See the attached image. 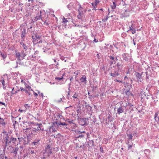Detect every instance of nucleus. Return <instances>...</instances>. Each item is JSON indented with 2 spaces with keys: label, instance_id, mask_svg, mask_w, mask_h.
<instances>
[{
  "label": "nucleus",
  "instance_id": "nucleus-1",
  "mask_svg": "<svg viewBox=\"0 0 159 159\" xmlns=\"http://www.w3.org/2000/svg\"><path fill=\"white\" fill-rule=\"evenodd\" d=\"M16 134L19 140V142H20L22 141V139L24 140V145H26L28 143L30 140V139L29 138V136L28 135L26 136L27 137V139H26L25 136H24L22 137L21 134L20 133H18L17 132L16 133Z\"/></svg>",
  "mask_w": 159,
  "mask_h": 159
},
{
  "label": "nucleus",
  "instance_id": "nucleus-2",
  "mask_svg": "<svg viewBox=\"0 0 159 159\" xmlns=\"http://www.w3.org/2000/svg\"><path fill=\"white\" fill-rule=\"evenodd\" d=\"M52 149L51 148L49 145H48L45 148V152L44 153L45 156L50 157L51 154L52 153Z\"/></svg>",
  "mask_w": 159,
  "mask_h": 159
},
{
  "label": "nucleus",
  "instance_id": "nucleus-3",
  "mask_svg": "<svg viewBox=\"0 0 159 159\" xmlns=\"http://www.w3.org/2000/svg\"><path fill=\"white\" fill-rule=\"evenodd\" d=\"M42 124H35L33 125L32 128L34 129V131L36 132L40 130H43V129H42Z\"/></svg>",
  "mask_w": 159,
  "mask_h": 159
},
{
  "label": "nucleus",
  "instance_id": "nucleus-4",
  "mask_svg": "<svg viewBox=\"0 0 159 159\" xmlns=\"http://www.w3.org/2000/svg\"><path fill=\"white\" fill-rule=\"evenodd\" d=\"M58 125V122L56 121L53 123H52V126L50 127L49 129L50 131L54 132L56 131V127Z\"/></svg>",
  "mask_w": 159,
  "mask_h": 159
},
{
  "label": "nucleus",
  "instance_id": "nucleus-5",
  "mask_svg": "<svg viewBox=\"0 0 159 159\" xmlns=\"http://www.w3.org/2000/svg\"><path fill=\"white\" fill-rule=\"evenodd\" d=\"M76 4L78 5V11L79 12V15L78 16V17L79 19H80L81 17V15H82L83 13L82 10V8L81 7L80 4L79 2H76Z\"/></svg>",
  "mask_w": 159,
  "mask_h": 159
},
{
  "label": "nucleus",
  "instance_id": "nucleus-6",
  "mask_svg": "<svg viewBox=\"0 0 159 159\" xmlns=\"http://www.w3.org/2000/svg\"><path fill=\"white\" fill-rule=\"evenodd\" d=\"M75 5H77V6H78V5H77L76 3L75 4ZM67 7H68V8L69 9V10H71V9H72V8H75V10L77 9L78 8L79 9V8H78V7H75V6L74 5V4L73 2H70L67 6Z\"/></svg>",
  "mask_w": 159,
  "mask_h": 159
},
{
  "label": "nucleus",
  "instance_id": "nucleus-7",
  "mask_svg": "<svg viewBox=\"0 0 159 159\" xmlns=\"http://www.w3.org/2000/svg\"><path fill=\"white\" fill-rule=\"evenodd\" d=\"M136 80L137 81L142 82V74L140 73H137L136 75Z\"/></svg>",
  "mask_w": 159,
  "mask_h": 159
},
{
  "label": "nucleus",
  "instance_id": "nucleus-8",
  "mask_svg": "<svg viewBox=\"0 0 159 159\" xmlns=\"http://www.w3.org/2000/svg\"><path fill=\"white\" fill-rule=\"evenodd\" d=\"M38 52L36 51L34 54L32 55L29 56V58L32 59L33 58H36L38 55Z\"/></svg>",
  "mask_w": 159,
  "mask_h": 159
},
{
  "label": "nucleus",
  "instance_id": "nucleus-9",
  "mask_svg": "<svg viewBox=\"0 0 159 159\" xmlns=\"http://www.w3.org/2000/svg\"><path fill=\"white\" fill-rule=\"evenodd\" d=\"M25 51L24 50H23L20 54V57H22V59H23L24 57H25L28 53V52H25Z\"/></svg>",
  "mask_w": 159,
  "mask_h": 159
},
{
  "label": "nucleus",
  "instance_id": "nucleus-10",
  "mask_svg": "<svg viewBox=\"0 0 159 159\" xmlns=\"http://www.w3.org/2000/svg\"><path fill=\"white\" fill-rule=\"evenodd\" d=\"M39 136H37V138L35 139L33 143L34 145H37L38 143L40 141V139L39 138Z\"/></svg>",
  "mask_w": 159,
  "mask_h": 159
},
{
  "label": "nucleus",
  "instance_id": "nucleus-11",
  "mask_svg": "<svg viewBox=\"0 0 159 159\" xmlns=\"http://www.w3.org/2000/svg\"><path fill=\"white\" fill-rule=\"evenodd\" d=\"M0 55L2 57L3 59L7 57V54L5 52H2L1 51H0Z\"/></svg>",
  "mask_w": 159,
  "mask_h": 159
},
{
  "label": "nucleus",
  "instance_id": "nucleus-12",
  "mask_svg": "<svg viewBox=\"0 0 159 159\" xmlns=\"http://www.w3.org/2000/svg\"><path fill=\"white\" fill-rule=\"evenodd\" d=\"M80 80L81 82L85 83L86 81V76L85 75H83L82 77L80 79Z\"/></svg>",
  "mask_w": 159,
  "mask_h": 159
},
{
  "label": "nucleus",
  "instance_id": "nucleus-13",
  "mask_svg": "<svg viewBox=\"0 0 159 159\" xmlns=\"http://www.w3.org/2000/svg\"><path fill=\"white\" fill-rule=\"evenodd\" d=\"M21 47L23 48L25 50V51H26L27 50H28L27 51L28 52H30V50L29 48H28V47L25 45V44H23V45L21 46Z\"/></svg>",
  "mask_w": 159,
  "mask_h": 159
},
{
  "label": "nucleus",
  "instance_id": "nucleus-14",
  "mask_svg": "<svg viewBox=\"0 0 159 159\" xmlns=\"http://www.w3.org/2000/svg\"><path fill=\"white\" fill-rule=\"evenodd\" d=\"M62 117V116L60 113H57L56 114V118L57 120H59L61 119Z\"/></svg>",
  "mask_w": 159,
  "mask_h": 159
},
{
  "label": "nucleus",
  "instance_id": "nucleus-15",
  "mask_svg": "<svg viewBox=\"0 0 159 159\" xmlns=\"http://www.w3.org/2000/svg\"><path fill=\"white\" fill-rule=\"evenodd\" d=\"M100 2L99 0H95L94 2H93L92 3V6H96Z\"/></svg>",
  "mask_w": 159,
  "mask_h": 159
},
{
  "label": "nucleus",
  "instance_id": "nucleus-16",
  "mask_svg": "<svg viewBox=\"0 0 159 159\" xmlns=\"http://www.w3.org/2000/svg\"><path fill=\"white\" fill-rule=\"evenodd\" d=\"M111 75L113 77H116L118 75V74L116 72H112L111 73Z\"/></svg>",
  "mask_w": 159,
  "mask_h": 159
},
{
  "label": "nucleus",
  "instance_id": "nucleus-17",
  "mask_svg": "<svg viewBox=\"0 0 159 159\" xmlns=\"http://www.w3.org/2000/svg\"><path fill=\"white\" fill-rule=\"evenodd\" d=\"M135 25L134 23H132L131 25L129 26V30H133V29H135Z\"/></svg>",
  "mask_w": 159,
  "mask_h": 159
},
{
  "label": "nucleus",
  "instance_id": "nucleus-18",
  "mask_svg": "<svg viewBox=\"0 0 159 159\" xmlns=\"http://www.w3.org/2000/svg\"><path fill=\"white\" fill-rule=\"evenodd\" d=\"M7 136L4 138V140L5 142L6 145H7L8 143V134H6Z\"/></svg>",
  "mask_w": 159,
  "mask_h": 159
},
{
  "label": "nucleus",
  "instance_id": "nucleus-19",
  "mask_svg": "<svg viewBox=\"0 0 159 159\" xmlns=\"http://www.w3.org/2000/svg\"><path fill=\"white\" fill-rule=\"evenodd\" d=\"M24 107H25L24 110H25V112L26 110H29L30 107V106L28 104H25L24 106Z\"/></svg>",
  "mask_w": 159,
  "mask_h": 159
},
{
  "label": "nucleus",
  "instance_id": "nucleus-20",
  "mask_svg": "<svg viewBox=\"0 0 159 159\" xmlns=\"http://www.w3.org/2000/svg\"><path fill=\"white\" fill-rule=\"evenodd\" d=\"M25 89H26L27 90H31V87L28 84H26V86H25Z\"/></svg>",
  "mask_w": 159,
  "mask_h": 159
},
{
  "label": "nucleus",
  "instance_id": "nucleus-21",
  "mask_svg": "<svg viewBox=\"0 0 159 159\" xmlns=\"http://www.w3.org/2000/svg\"><path fill=\"white\" fill-rule=\"evenodd\" d=\"M40 14L39 12L38 13V15L36 17V18L37 20H39L41 18V11H40Z\"/></svg>",
  "mask_w": 159,
  "mask_h": 159
},
{
  "label": "nucleus",
  "instance_id": "nucleus-22",
  "mask_svg": "<svg viewBox=\"0 0 159 159\" xmlns=\"http://www.w3.org/2000/svg\"><path fill=\"white\" fill-rule=\"evenodd\" d=\"M117 111L118 113H120L123 112V111L121 107H119L117 109Z\"/></svg>",
  "mask_w": 159,
  "mask_h": 159
},
{
  "label": "nucleus",
  "instance_id": "nucleus-23",
  "mask_svg": "<svg viewBox=\"0 0 159 159\" xmlns=\"http://www.w3.org/2000/svg\"><path fill=\"white\" fill-rule=\"evenodd\" d=\"M0 124H1L3 125H5V123L4 122V120L2 118H0Z\"/></svg>",
  "mask_w": 159,
  "mask_h": 159
},
{
  "label": "nucleus",
  "instance_id": "nucleus-24",
  "mask_svg": "<svg viewBox=\"0 0 159 159\" xmlns=\"http://www.w3.org/2000/svg\"><path fill=\"white\" fill-rule=\"evenodd\" d=\"M36 36V40H37V42H36L37 43H40L41 42V41L39 39V36Z\"/></svg>",
  "mask_w": 159,
  "mask_h": 159
},
{
  "label": "nucleus",
  "instance_id": "nucleus-25",
  "mask_svg": "<svg viewBox=\"0 0 159 159\" xmlns=\"http://www.w3.org/2000/svg\"><path fill=\"white\" fill-rule=\"evenodd\" d=\"M129 16V12L127 11H126L125 12V13L124 14L123 16L124 17H128Z\"/></svg>",
  "mask_w": 159,
  "mask_h": 159
},
{
  "label": "nucleus",
  "instance_id": "nucleus-26",
  "mask_svg": "<svg viewBox=\"0 0 159 159\" xmlns=\"http://www.w3.org/2000/svg\"><path fill=\"white\" fill-rule=\"evenodd\" d=\"M67 125V124L65 122L61 123L58 122V125Z\"/></svg>",
  "mask_w": 159,
  "mask_h": 159
},
{
  "label": "nucleus",
  "instance_id": "nucleus-27",
  "mask_svg": "<svg viewBox=\"0 0 159 159\" xmlns=\"http://www.w3.org/2000/svg\"><path fill=\"white\" fill-rule=\"evenodd\" d=\"M116 66L118 68V70H119L121 68V64L120 63H118L116 65Z\"/></svg>",
  "mask_w": 159,
  "mask_h": 159
},
{
  "label": "nucleus",
  "instance_id": "nucleus-28",
  "mask_svg": "<svg viewBox=\"0 0 159 159\" xmlns=\"http://www.w3.org/2000/svg\"><path fill=\"white\" fill-rule=\"evenodd\" d=\"M18 148H15V149L12 152V153L15 154H16L17 152L18 151Z\"/></svg>",
  "mask_w": 159,
  "mask_h": 159
},
{
  "label": "nucleus",
  "instance_id": "nucleus-29",
  "mask_svg": "<svg viewBox=\"0 0 159 159\" xmlns=\"http://www.w3.org/2000/svg\"><path fill=\"white\" fill-rule=\"evenodd\" d=\"M16 138L12 137L11 139V140L13 143H15V142L17 140Z\"/></svg>",
  "mask_w": 159,
  "mask_h": 159
},
{
  "label": "nucleus",
  "instance_id": "nucleus-30",
  "mask_svg": "<svg viewBox=\"0 0 159 159\" xmlns=\"http://www.w3.org/2000/svg\"><path fill=\"white\" fill-rule=\"evenodd\" d=\"M116 7V4L114 2H113V5L111 6V8L113 9L115 8Z\"/></svg>",
  "mask_w": 159,
  "mask_h": 159
},
{
  "label": "nucleus",
  "instance_id": "nucleus-31",
  "mask_svg": "<svg viewBox=\"0 0 159 159\" xmlns=\"http://www.w3.org/2000/svg\"><path fill=\"white\" fill-rule=\"evenodd\" d=\"M14 88H13L12 90V92H11V93L12 94H16L17 93L18 91H19V90H16L15 91V92H13V91H14Z\"/></svg>",
  "mask_w": 159,
  "mask_h": 159
},
{
  "label": "nucleus",
  "instance_id": "nucleus-32",
  "mask_svg": "<svg viewBox=\"0 0 159 159\" xmlns=\"http://www.w3.org/2000/svg\"><path fill=\"white\" fill-rule=\"evenodd\" d=\"M78 96V94H76V93H75V94H74V95L72 97H73V98H75V99H78V98H77Z\"/></svg>",
  "mask_w": 159,
  "mask_h": 159
},
{
  "label": "nucleus",
  "instance_id": "nucleus-33",
  "mask_svg": "<svg viewBox=\"0 0 159 159\" xmlns=\"http://www.w3.org/2000/svg\"><path fill=\"white\" fill-rule=\"evenodd\" d=\"M136 30L135 29H133V30H128V31H131V32H132V34H134L136 33Z\"/></svg>",
  "mask_w": 159,
  "mask_h": 159
},
{
  "label": "nucleus",
  "instance_id": "nucleus-34",
  "mask_svg": "<svg viewBox=\"0 0 159 159\" xmlns=\"http://www.w3.org/2000/svg\"><path fill=\"white\" fill-rule=\"evenodd\" d=\"M127 136L130 139H131L133 137L132 134H128Z\"/></svg>",
  "mask_w": 159,
  "mask_h": 159
},
{
  "label": "nucleus",
  "instance_id": "nucleus-35",
  "mask_svg": "<svg viewBox=\"0 0 159 159\" xmlns=\"http://www.w3.org/2000/svg\"><path fill=\"white\" fill-rule=\"evenodd\" d=\"M1 159H7V157H4L3 155H1L0 156Z\"/></svg>",
  "mask_w": 159,
  "mask_h": 159
},
{
  "label": "nucleus",
  "instance_id": "nucleus-36",
  "mask_svg": "<svg viewBox=\"0 0 159 159\" xmlns=\"http://www.w3.org/2000/svg\"><path fill=\"white\" fill-rule=\"evenodd\" d=\"M109 58H110V59L111 60H113L114 61H115V60L116 59H115V58L113 57L112 56H110L109 57Z\"/></svg>",
  "mask_w": 159,
  "mask_h": 159
},
{
  "label": "nucleus",
  "instance_id": "nucleus-37",
  "mask_svg": "<svg viewBox=\"0 0 159 159\" xmlns=\"http://www.w3.org/2000/svg\"><path fill=\"white\" fill-rule=\"evenodd\" d=\"M16 57H20V54L19 52H16Z\"/></svg>",
  "mask_w": 159,
  "mask_h": 159
},
{
  "label": "nucleus",
  "instance_id": "nucleus-38",
  "mask_svg": "<svg viewBox=\"0 0 159 159\" xmlns=\"http://www.w3.org/2000/svg\"><path fill=\"white\" fill-rule=\"evenodd\" d=\"M62 22H63V23H66L67 22H68V20H67V19H65V18L64 17V19H63V20Z\"/></svg>",
  "mask_w": 159,
  "mask_h": 159
},
{
  "label": "nucleus",
  "instance_id": "nucleus-39",
  "mask_svg": "<svg viewBox=\"0 0 159 159\" xmlns=\"http://www.w3.org/2000/svg\"><path fill=\"white\" fill-rule=\"evenodd\" d=\"M126 95H128L129 96L130 94L131 95H132V93H130L129 91H127V92H126Z\"/></svg>",
  "mask_w": 159,
  "mask_h": 159
},
{
  "label": "nucleus",
  "instance_id": "nucleus-40",
  "mask_svg": "<svg viewBox=\"0 0 159 159\" xmlns=\"http://www.w3.org/2000/svg\"><path fill=\"white\" fill-rule=\"evenodd\" d=\"M63 79V77L62 76L61 77H56L55 79L57 80H61Z\"/></svg>",
  "mask_w": 159,
  "mask_h": 159
},
{
  "label": "nucleus",
  "instance_id": "nucleus-41",
  "mask_svg": "<svg viewBox=\"0 0 159 159\" xmlns=\"http://www.w3.org/2000/svg\"><path fill=\"white\" fill-rule=\"evenodd\" d=\"M2 83L3 85V86L4 87L5 86V82L4 80H2Z\"/></svg>",
  "mask_w": 159,
  "mask_h": 159
},
{
  "label": "nucleus",
  "instance_id": "nucleus-42",
  "mask_svg": "<svg viewBox=\"0 0 159 159\" xmlns=\"http://www.w3.org/2000/svg\"><path fill=\"white\" fill-rule=\"evenodd\" d=\"M21 81L22 82V83L24 84L25 85V86H26V84H28L25 82L23 81V80H21Z\"/></svg>",
  "mask_w": 159,
  "mask_h": 159
},
{
  "label": "nucleus",
  "instance_id": "nucleus-43",
  "mask_svg": "<svg viewBox=\"0 0 159 159\" xmlns=\"http://www.w3.org/2000/svg\"><path fill=\"white\" fill-rule=\"evenodd\" d=\"M31 90L33 91L34 93V94L35 95V96H37L38 95V94L36 93H35L32 89H31Z\"/></svg>",
  "mask_w": 159,
  "mask_h": 159
},
{
  "label": "nucleus",
  "instance_id": "nucleus-44",
  "mask_svg": "<svg viewBox=\"0 0 159 159\" xmlns=\"http://www.w3.org/2000/svg\"><path fill=\"white\" fill-rule=\"evenodd\" d=\"M37 91L38 92V93L39 95H41L42 96H43V93H40L39 91H38L37 90Z\"/></svg>",
  "mask_w": 159,
  "mask_h": 159
},
{
  "label": "nucleus",
  "instance_id": "nucleus-45",
  "mask_svg": "<svg viewBox=\"0 0 159 159\" xmlns=\"http://www.w3.org/2000/svg\"><path fill=\"white\" fill-rule=\"evenodd\" d=\"M114 81L115 82H120V83H122V81H121L120 80H114Z\"/></svg>",
  "mask_w": 159,
  "mask_h": 159
},
{
  "label": "nucleus",
  "instance_id": "nucleus-46",
  "mask_svg": "<svg viewBox=\"0 0 159 159\" xmlns=\"http://www.w3.org/2000/svg\"><path fill=\"white\" fill-rule=\"evenodd\" d=\"M25 91L27 93H28L29 95H30V92H29L28 91L29 90H27L26 89H25Z\"/></svg>",
  "mask_w": 159,
  "mask_h": 159
},
{
  "label": "nucleus",
  "instance_id": "nucleus-47",
  "mask_svg": "<svg viewBox=\"0 0 159 159\" xmlns=\"http://www.w3.org/2000/svg\"><path fill=\"white\" fill-rule=\"evenodd\" d=\"M19 111H20V112H25V110H24V109L23 110H21L20 109H19Z\"/></svg>",
  "mask_w": 159,
  "mask_h": 159
},
{
  "label": "nucleus",
  "instance_id": "nucleus-48",
  "mask_svg": "<svg viewBox=\"0 0 159 159\" xmlns=\"http://www.w3.org/2000/svg\"><path fill=\"white\" fill-rule=\"evenodd\" d=\"M100 150L101 152L103 153L104 152L103 148L102 147L100 148Z\"/></svg>",
  "mask_w": 159,
  "mask_h": 159
},
{
  "label": "nucleus",
  "instance_id": "nucleus-49",
  "mask_svg": "<svg viewBox=\"0 0 159 159\" xmlns=\"http://www.w3.org/2000/svg\"><path fill=\"white\" fill-rule=\"evenodd\" d=\"M50 23L48 22H46L45 21L44 22V24H45L46 25H48Z\"/></svg>",
  "mask_w": 159,
  "mask_h": 159
},
{
  "label": "nucleus",
  "instance_id": "nucleus-50",
  "mask_svg": "<svg viewBox=\"0 0 159 159\" xmlns=\"http://www.w3.org/2000/svg\"><path fill=\"white\" fill-rule=\"evenodd\" d=\"M105 45L106 46H104V49H106V48H107V47L108 45H109V44H105Z\"/></svg>",
  "mask_w": 159,
  "mask_h": 159
},
{
  "label": "nucleus",
  "instance_id": "nucleus-51",
  "mask_svg": "<svg viewBox=\"0 0 159 159\" xmlns=\"http://www.w3.org/2000/svg\"><path fill=\"white\" fill-rule=\"evenodd\" d=\"M47 156H44V154H43V157L42 158V159H46V157Z\"/></svg>",
  "mask_w": 159,
  "mask_h": 159
},
{
  "label": "nucleus",
  "instance_id": "nucleus-52",
  "mask_svg": "<svg viewBox=\"0 0 159 159\" xmlns=\"http://www.w3.org/2000/svg\"><path fill=\"white\" fill-rule=\"evenodd\" d=\"M132 145H128V149H129L132 147Z\"/></svg>",
  "mask_w": 159,
  "mask_h": 159
},
{
  "label": "nucleus",
  "instance_id": "nucleus-53",
  "mask_svg": "<svg viewBox=\"0 0 159 159\" xmlns=\"http://www.w3.org/2000/svg\"><path fill=\"white\" fill-rule=\"evenodd\" d=\"M20 44L21 45V46H22V45H23V44H25L23 43V41H21L20 42Z\"/></svg>",
  "mask_w": 159,
  "mask_h": 159
},
{
  "label": "nucleus",
  "instance_id": "nucleus-54",
  "mask_svg": "<svg viewBox=\"0 0 159 159\" xmlns=\"http://www.w3.org/2000/svg\"><path fill=\"white\" fill-rule=\"evenodd\" d=\"M2 104L3 105H5V103L4 102H0V104Z\"/></svg>",
  "mask_w": 159,
  "mask_h": 159
},
{
  "label": "nucleus",
  "instance_id": "nucleus-55",
  "mask_svg": "<svg viewBox=\"0 0 159 159\" xmlns=\"http://www.w3.org/2000/svg\"><path fill=\"white\" fill-rule=\"evenodd\" d=\"M20 89L21 90H25V89L22 87H20Z\"/></svg>",
  "mask_w": 159,
  "mask_h": 159
},
{
  "label": "nucleus",
  "instance_id": "nucleus-56",
  "mask_svg": "<svg viewBox=\"0 0 159 159\" xmlns=\"http://www.w3.org/2000/svg\"><path fill=\"white\" fill-rule=\"evenodd\" d=\"M93 7V9L94 10H96V6H92Z\"/></svg>",
  "mask_w": 159,
  "mask_h": 159
},
{
  "label": "nucleus",
  "instance_id": "nucleus-57",
  "mask_svg": "<svg viewBox=\"0 0 159 159\" xmlns=\"http://www.w3.org/2000/svg\"><path fill=\"white\" fill-rule=\"evenodd\" d=\"M107 19H108V18L107 17H106L105 20H103V21L105 22V21H106L107 20Z\"/></svg>",
  "mask_w": 159,
  "mask_h": 159
},
{
  "label": "nucleus",
  "instance_id": "nucleus-58",
  "mask_svg": "<svg viewBox=\"0 0 159 159\" xmlns=\"http://www.w3.org/2000/svg\"><path fill=\"white\" fill-rule=\"evenodd\" d=\"M69 89V91L68 92V94L67 95V97H68V96L70 95V89Z\"/></svg>",
  "mask_w": 159,
  "mask_h": 159
},
{
  "label": "nucleus",
  "instance_id": "nucleus-59",
  "mask_svg": "<svg viewBox=\"0 0 159 159\" xmlns=\"http://www.w3.org/2000/svg\"><path fill=\"white\" fill-rule=\"evenodd\" d=\"M45 48H45V49H44V48H43V49H44L43 52H46V51H47V49H45Z\"/></svg>",
  "mask_w": 159,
  "mask_h": 159
},
{
  "label": "nucleus",
  "instance_id": "nucleus-60",
  "mask_svg": "<svg viewBox=\"0 0 159 159\" xmlns=\"http://www.w3.org/2000/svg\"><path fill=\"white\" fill-rule=\"evenodd\" d=\"M93 41L96 43L98 42V41H97L96 39H94L93 40Z\"/></svg>",
  "mask_w": 159,
  "mask_h": 159
},
{
  "label": "nucleus",
  "instance_id": "nucleus-61",
  "mask_svg": "<svg viewBox=\"0 0 159 159\" xmlns=\"http://www.w3.org/2000/svg\"><path fill=\"white\" fill-rule=\"evenodd\" d=\"M24 37V34H21V37H22V38H23V37Z\"/></svg>",
  "mask_w": 159,
  "mask_h": 159
},
{
  "label": "nucleus",
  "instance_id": "nucleus-62",
  "mask_svg": "<svg viewBox=\"0 0 159 159\" xmlns=\"http://www.w3.org/2000/svg\"><path fill=\"white\" fill-rule=\"evenodd\" d=\"M110 62H111V64H112L113 63V61H110Z\"/></svg>",
  "mask_w": 159,
  "mask_h": 159
},
{
  "label": "nucleus",
  "instance_id": "nucleus-63",
  "mask_svg": "<svg viewBox=\"0 0 159 159\" xmlns=\"http://www.w3.org/2000/svg\"><path fill=\"white\" fill-rule=\"evenodd\" d=\"M127 78H128L127 77V76H125V78H124V80H126V79H127Z\"/></svg>",
  "mask_w": 159,
  "mask_h": 159
},
{
  "label": "nucleus",
  "instance_id": "nucleus-64",
  "mask_svg": "<svg viewBox=\"0 0 159 159\" xmlns=\"http://www.w3.org/2000/svg\"><path fill=\"white\" fill-rule=\"evenodd\" d=\"M73 79V77H71V78H70V81H71Z\"/></svg>",
  "mask_w": 159,
  "mask_h": 159
}]
</instances>
